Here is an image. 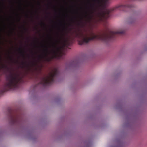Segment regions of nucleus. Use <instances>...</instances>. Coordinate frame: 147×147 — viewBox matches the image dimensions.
<instances>
[{
    "instance_id": "f03ea898",
    "label": "nucleus",
    "mask_w": 147,
    "mask_h": 147,
    "mask_svg": "<svg viewBox=\"0 0 147 147\" xmlns=\"http://www.w3.org/2000/svg\"><path fill=\"white\" fill-rule=\"evenodd\" d=\"M7 78L8 82L6 85V87L9 89L17 87L18 83L20 80V78L18 75L12 71L9 73Z\"/></svg>"
},
{
    "instance_id": "f257e3e1",
    "label": "nucleus",
    "mask_w": 147,
    "mask_h": 147,
    "mask_svg": "<svg viewBox=\"0 0 147 147\" xmlns=\"http://www.w3.org/2000/svg\"><path fill=\"white\" fill-rule=\"evenodd\" d=\"M125 31L124 29L121 28L116 31H110L109 33L96 34L91 31L83 32L79 30L75 33V34L79 39V44L82 45L94 39H98L106 42L110 40L112 37V35L122 34Z\"/></svg>"
},
{
    "instance_id": "7ed1b4c3",
    "label": "nucleus",
    "mask_w": 147,
    "mask_h": 147,
    "mask_svg": "<svg viewBox=\"0 0 147 147\" xmlns=\"http://www.w3.org/2000/svg\"><path fill=\"white\" fill-rule=\"evenodd\" d=\"M89 9V12H86L84 16L85 21H90L94 16L98 17L100 18L103 16V13L97 8L92 7Z\"/></svg>"
},
{
    "instance_id": "20e7f679",
    "label": "nucleus",
    "mask_w": 147,
    "mask_h": 147,
    "mask_svg": "<svg viewBox=\"0 0 147 147\" xmlns=\"http://www.w3.org/2000/svg\"><path fill=\"white\" fill-rule=\"evenodd\" d=\"M57 72V69L56 68L54 69L49 73L48 76L42 80L41 83L44 85L51 83L53 81L54 78Z\"/></svg>"
},
{
    "instance_id": "0eeeda50",
    "label": "nucleus",
    "mask_w": 147,
    "mask_h": 147,
    "mask_svg": "<svg viewBox=\"0 0 147 147\" xmlns=\"http://www.w3.org/2000/svg\"><path fill=\"white\" fill-rule=\"evenodd\" d=\"M76 64H75V63H74V64H73V66H75Z\"/></svg>"
},
{
    "instance_id": "423d86ee",
    "label": "nucleus",
    "mask_w": 147,
    "mask_h": 147,
    "mask_svg": "<svg viewBox=\"0 0 147 147\" xmlns=\"http://www.w3.org/2000/svg\"><path fill=\"white\" fill-rule=\"evenodd\" d=\"M136 20L135 18L133 17H129L128 19V22L130 23H131L134 22Z\"/></svg>"
},
{
    "instance_id": "39448f33",
    "label": "nucleus",
    "mask_w": 147,
    "mask_h": 147,
    "mask_svg": "<svg viewBox=\"0 0 147 147\" xmlns=\"http://www.w3.org/2000/svg\"><path fill=\"white\" fill-rule=\"evenodd\" d=\"M42 47L43 48L42 50L44 52L45 56H46L47 54H52L53 56H55L57 54V51L55 48L49 50L48 48L46 45H42Z\"/></svg>"
}]
</instances>
